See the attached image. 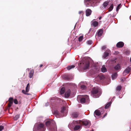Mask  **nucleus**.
I'll list each match as a JSON object with an SVG mask.
<instances>
[{
  "instance_id": "f257e3e1",
  "label": "nucleus",
  "mask_w": 131,
  "mask_h": 131,
  "mask_svg": "<svg viewBox=\"0 0 131 131\" xmlns=\"http://www.w3.org/2000/svg\"><path fill=\"white\" fill-rule=\"evenodd\" d=\"M92 96L94 98L99 97L102 93V91L98 87H94L91 91Z\"/></svg>"
},
{
  "instance_id": "f03ea898",
  "label": "nucleus",
  "mask_w": 131,
  "mask_h": 131,
  "mask_svg": "<svg viewBox=\"0 0 131 131\" xmlns=\"http://www.w3.org/2000/svg\"><path fill=\"white\" fill-rule=\"evenodd\" d=\"M46 124L49 128L50 131H57V127L54 121L51 120L47 121L46 122Z\"/></svg>"
},
{
  "instance_id": "7ed1b4c3",
  "label": "nucleus",
  "mask_w": 131,
  "mask_h": 131,
  "mask_svg": "<svg viewBox=\"0 0 131 131\" xmlns=\"http://www.w3.org/2000/svg\"><path fill=\"white\" fill-rule=\"evenodd\" d=\"M86 2H87L86 5L87 7L89 6H94L96 5L97 3H99L101 0H85Z\"/></svg>"
},
{
  "instance_id": "20e7f679",
  "label": "nucleus",
  "mask_w": 131,
  "mask_h": 131,
  "mask_svg": "<svg viewBox=\"0 0 131 131\" xmlns=\"http://www.w3.org/2000/svg\"><path fill=\"white\" fill-rule=\"evenodd\" d=\"M74 122L77 124H79L85 126L87 125L90 126L91 125L90 122L89 120L86 119L83 120L76 121H75Z\"/></svg>"
},
{
  "instance_id": "39448f33",
  "label": "nucleus",
  "mask_w": 131,
  "mask_h": 131,
  "mask_svg": "<svg viewBox=\"0 0 131 131\" xmlns=\"http://www.w3.org/2000/svg\"><path fill=\"white\" fill-rule=\"evenodd\" d=\"M46 129V127L43 124L40 123L37 124L36 131H45Z\"/></svg>"
},
{
  "instance_id": "423d86ee",
  "label": "nucleus",
  "mask_w": 131,
  "mask_h": 131,
  "mask_svg": "<svg viewBox=\"0 0 131 131\" xmlns=\"http://www.w3.org/2000/svg\"><path fill=\"white\" fill-rule=\"evenodd\" d=\"M80 114L79 112H73L71 114V117L73 118H76L78 117Z\"/></svg>"
},
{
  "instance_id": "0eeeda50",
  "label": "nucleus",
  "mask_w": 131,
  "mask_h": 131,
  "mask_svg": "<svg viewBox=\"0 0 131 131\" xmlns=\"http://www.w3.org/2000/svg\"><path fill=\"white\" fill-rule=\"evenodd\" d=\"M130 70L131 68L130 67H127L123 72V75H126V73L128 74L130 72Z\"/></svg>"
},
{
  "instance_id": "6e6552de",
  "label": "nucleus",
  "mask_w": 131,
  "mask_h": 131,
  "mask_svg": "<svg viewBox=\"0 0 131 131\" xmlns=\"http://www.w3.org/2000/svg\"><path fill=\"white\" fill-rule=\"evenodd\" d=\"M95 19H93L91 22V26L94 27H97L98 25V22L95 21Z\"/></svg>"
},
{
  "instance_id": "1a4fd4ad",
  "label": "nucleus",
  "mask_w": 131,
  "mask_h": 131,
  "mask_svg": "<svg viewBox=\"0 0 131 131\" xmlns=\"http://www.w3.org/2000/svg\"><path fill=\"white\" fill-rule=\"evenodd\" d=\"M111 51L109 50H106L104 52L103 56V57L104 58H105L107 57L108 55L110 54Z\"/></svg>"
},
{
  "instance_id": "9d476101",
  "label": "nucleus",
  "mask_w": 131,
  "mask_h": 131,
  "mask_svg": "<svg viewBox=\"0 0 131 131\" xmlns=\"http://www.w3.org/2000/svg\"><path fill=\"white\" fill-rule=\"evenodd\" d=\"M83 64L84 66V69H88L89 67L90 63L89 62L86 61L83 63Z\"/></svg>"
},
{
  "instance_id": "9b49d317",
  "label": "nucleus",
  "mask_w": 131,
  "mask_h": 131,
  "mask_svg": "<svg viewBox=\"0 0 131 131\" xmlns=\"http://www.w3.org/2000/svg\"><path fill=\"white\" fill-rule=\"evenodd\" d=\"M124 45V43L120 41L118 42L116 46L118 48H121Z\"/></svg>"
},
{
  "instance_id": "f8f14e48",
  "label": "nucleus",
  "mask_w": 131,
  "mask_h": 131,
  "mask_svg": "<svg viewBox=\"0 0 131 131\" xmlns=\"http://www.w3.org/2000/svg\"><path fill=\"white\" fill-rule=\"evenodd\" d=\"M13 97H10L9 98L8 100L9 103L8 104V106L9 107H10L13 103Z\"/></svg>"
},
{
  "instance_id": "ddd939ff",
  "label": "nucleus",
  "mask_w": 131,
  "mask_h": 131,
  "mask_svg": "<svg viewBox=\"0 0 131 131\" xmlns=\"http://www.w3.org/2000/svg\"><path fill=\"white\" fill-rule=\"evenodd\" d=\"M86 15L87 16H90L92 13V10L90 9H87L85 11Z\"/></svg>"
},
{
  "instance_id": "4468645a",
  "label": "nucleus",
  "mask_w": 131,
  "mask_h": 131,
  "mask_svg": "<svg viewBox=\"0 0 131 131\" xmlns=\"http://www.w3.org/2000/svg\"><path fill=\"white\" fill-rule=\"evenodd\" d=\"M70 89H69L66 91L64 97L65 98H68L70 95Z\"/></svg>"
},
{
  "instance_id": "2eb2a0df",
  "label": "nucleus",
  "mask_w": 131,
  "mask_h": 131,
  "mask_svg": "<svg viewBox=\"0 0 131 131\" xmlns=\"http://www.w3.org/2000/svg\"><path fill=\"white\" fill-rule=\"evenodd\" d=\"M85 98H86V99L87 98H89L88 96L87 95H86L84 97L81 98L80 102L81 103H83L85 102L86 99Z\"/></svg>"
},
{
  "instance_id": "dca6fc26",
  "label": "nucleus",
  "mask_w": 131,
  "mask_h": 131,
  "mask_svg": "<svg viewBox=\"0 0 131 131\" xmlns=\"http://www.w3.org/2000/svg\"><path fill=\"white\" fill-rule=\"evenodd\" d=\"M34 73V70L33 69L30 70L29 73V77L30 78H31L33 77Z\"/></svg>"
},
{
  "instance_id": "f3484780",
  "label": "nucleus",
  "mask_w": 131,
  "mask_h": 131,
  "mask_svg": "<svg viewBox=\"0 0 131 131\" xmlns=\"http://www.w3.org/2000/svg\"><path fill=\"white\" fill-rule=\"evenodd\" d=\"M101 114V112L98 110H96L94 112V115L95 114V115L99 116Z\"/></svg>"
},
{
  "instance_id": "a211bd4d",
  "label": "nucleus",
  "mask_w": 131,
  "mask_h": 131,
  "mask_svg": "<svg viewBox=\"0 0 131 131\" xmlns=\"http://www.w3.org/2000/svg\"><path fill=\"white\" fill-rule=\"evenodd\" d=\"M81 127V126L80 125H76L74 126V130H77L80 129Z\"/></svg>"
},
{
  "instance_id": "6ab92c4d",
  "label": "nucleus",
  "mask_w": 131,
  "mask_h": 131,
  "mask_svg": "<svg viewBox=\"0 0 131 131\" xmlns=\"http://www.w3.org/2000/svg\"><path fill=\"white\" fill-rule=\"evenodd\" d=\"M65 79L67 80H70L72 79V76L69 75H68L66 76L65 77Z\"/></svg>"
},
{
  "instance_id": "aec40b11",
  "label": "nucleus",
  "mask_w": 131,
  "mask_h": 131,
  "mask_svg": "<svg viewBox=\"0 0 131 131\" xmlns=\"http://www.w3.org/2000/svg\"><path fill=\"white\" fill-rule=\"evenodd\" d=\"M103 31L102 29H100L99 30L97 34L98 36L99 37L101 36L103 33Z\"/></svg>"
},
{
  "instance_id": "412c9836",
  "label": "nucleus",
  "mask_w": 131,
  "mask_h": 131,
  "mask_svg": "<svg viewBox=\"0 0 131 131\" xmlns=\"http://www.w3.org/2000/svg\"><path fill=\"white\" fill-rule=\"evenodd\" d=\"M30 86L29 85V83H28L26 87V92H28L29 91L30 89Z\"/></svg>"
},
{
  "instance_id": "4be33fe9",
  "label": "nucleus",
  "mask_w": 131,
  "mask_h": 131,
  "mask_svg": "<svg viewBox=\"0 0 131 131\" xmlns=\"http://www.w3.org/2000/svg\"><path fill=\"white\" fill-rule=\"evenodd\" d=\"M111 102H110L108 103L105 106V109H108L109 107L111 106Z\"/></svg>"
},
{
  "instance_id": "5701e85b",
  "label": "nucleus",
  "mask_w": 131,
  "mask_h": 131,
  "mask_svg": "<svg viewBox=\"0 0 131 131\" xmlns=\"http://www.w3.org/2000/svg\"><path fill=\"white\" fill-rule=\"evenodd\" d=\"M108 4L109 2L107 1H106L104 2L103 5V6L104 7V8H105L108 5Z\"/></svg>"
},
{
  "instance_id": "b1692460",
  "label": "nucleus",
  "mask_w": 131,
  "mask_h": 131,
  "mask_svg": "<svg viewBox=\"0 0 131 131\" xmlns=\"http://www.w3.org/2000/svg\"><path fill=\"white\" fill-rule=\"evenodd\" d=\"M114 69L116 70H117L120 69V67L119 64H117L114 67Z\"/></svg>"
},
{
  "instance_id": "393cba45",
  "label": "nucleus",
  "mask_w": 131,
  "mask_h": 131,
  "mask_svg": "<svg viewBox=\"0 0 131 131\" xmlns=\"http://www.w3.org/2000/svg\"><path fill=\"white\" fill-rule=\"evenodd\" d=\"M101 71L103 72H106L107 70L106 68L104 66H102L101 69Z\"/></svg>"
},
{
  "instance_id": "a878e982",
  "label": "nucleus",
  "mask_w": 131,
  "mask_h": 131,
  "mask_svg": "<svg viewBox=\"0 0 131 131\" xmlns=\"http://www.w3.org/2000/svg\"><path fill=\"white\" fill-rule=\"evenodd\" d=\"M117 75V74L116 73H115L112 74V78L113 79H114L115 78Z\"/></svg>"
},
{
  "instance_id": "bb28decb",
  "label": "nucleus",
  "mask_w": 131,
  "mask_h": 131,
  "mask_svg": "<svg viewBox=\"0 0 131 131\" xmlns=\"http://www.w3.org/2000/svg\"><path fill=\"white\" fill-rule=\"evenodd\" d=\"M75 67V66L74 65H72L67 67V68L68 70H69L71 69L74 68Z\"/></svg>"
},
{
  "instance_id": "cd10ccee",
  "label": "nucleus",
  "mask_w": 131,
  "mask_h": 131,
  "mask_svg": "<svg viewBox=\"0 0 131 131\" xmlns=\"http://www.w3.org/2000/svg\"><path fill=\"white\" fill-rule=\"evenodd\" d=\"M122 89V86L120 85H118L116 87V90L117 91H120Z\"/></svg>"
},
{
  "instance_id": "c85d7f7f",
  "label": "nucleus",
  "mask_w": 131,
  "mask_h": 131,
  "mask_svg": "<svg viewBox=\"0 0 131 131\" xmlns=\"http://www.w3.org/2000/svg\"><path fill=\"white\" fill-rule=\"evenodd\" d=\"M113 4H112L108 8L109 11L110 12L113 9Z\"/></svg>"
},
{
  "instance_id": "c756f323",
  "label": "nucleus",
  "mask_w": 131,
  "mask_h": 131,
  "mask_svg": "<svg viewBox=\"0 0 131 131\" xmlns=\"http://www.w3.org/2000/svg\"><path fill=\"white\" fill-rule=\"evenodd\" d=\"M20 115L17 114L16 115L14 118V119L15 120H17L19 118Z\"/></svg>"
},
{
  "instance_id": "7c9ffc66",
  "label": "nucleus",
  "mask_w": 131,
  "mask_h": 131,
  "mask_svg": "<svg viewBox=\"0 0 131 131\" xmlns=\"http://www.w3.org/2000/svg\"><path fill=\"white\" fill-rule=\"evenodd\" d=\"M121 7V4H119L116 7V10L117 12H118V11L119 9Z\"/></svg>"
},
{
  "instance_id": "2f4dec72",
  "label": "nucleus",
  "mask_w": 131,
  "mask_h": 131,
  "mask_svg": "<svg viewBox=\"0 0 131 131\" xmlns=\"http://www.w3.org/2000/svg\"><path fill=\"white\" fill-rule=\"evenodd\" d=\"M100 80L103 79L105 78L104 76L102 75H99L98 77Z\"/></svg>"
},
{
  "instance_id": "473e14b6",
  "label": "nucleus",
  "mask_w": 131,
  "mask_h": 131,
  "mask_svg": "<svg viewBox=\"0 0 131 131\" xmlns=\"http://www.w3.org/2000/svg\"><path fill=\"white\" fill-rule=\"evenodd\" d=\"M57 103L58 104V105H60L62 104V101L60 100H58L57 101Z\"/></svg>"
},
{
  "instance_id": "72a5a7b5",
  "label": "nucleus",
  "mask_w": 131,
  "mask_h": 131,
  "mask_svg": "<svg viewBox=\"0 0 131 131\" xmlns=\"http://www.w3.org/2000/svg\"><path fill=\"white\" fill-rule=\"evenodd\" d=\"M65 92V88H62L60 91V92L61 94H63Z\"/></svg>"
},
{
  "instance_id": "f704fd0d",
  "label": "nucleus",
  "mask_w": 131,
  "mask_h": 131,
  "mask_svg": "<svg viewBox=\"0 0 131 131\" xmlns=\"http://www.w3.org/2000/svg\"><path fill=\"white\" fill-rule=\"evenodd\" d=\"M81 88L82 90H85L86 89V86L83 85H81Z\"/></svg>"
},
{
  "instance_id": "c9c22d12",
  "label": "nucleus",
  "mask_w": 131,
  "mask_h": 131,
  "mask_svg": "<svg viewBox=\"0 0 131 131\" xmlns=\"http://www.w3.org/2000/svg\"><path fill=\"white\" fill-rule=\"evenodd\" d=\"M66 110V108L65 107H63L61 108V112L62 113H63Z\"/></svg>"
},
{
  "instance_id": "e433bc0d",
  "label": "nucleus",
  "mask_w": 131,
  "mask_h": 131,
  "mask_svg": "<svg viewBox=\"0 0 131 131\" xmlns=\"http://www.w3.org/2000/svg\"><path fill=\"white\" fill-rule=\"evenodd\" d=\"M83 36H80L78 38V40L79 41L81 42L83 39Z\"/></svg>"
},
{
  "instance_id": "4c0bfd02",
  "label": "nucleus",
  "mask_w": 131,
  "mask_h": 131,
  "mask_svg": "<svg viewBox=\"0 0 131 131\" xmlns=\"http://www.w3.org/2000/svg\"><path fill=\"white\" fill-rule=\"evenodd\" d=\"M87 43L89 45H90L92 43V41L91 40H89L87 42Z\"/></svg>"
},
{
  "instance_id": "58836bf2",
  "label": "nucleus",
  "mask_w": 131,
  "mask_h": 131,
  "mask_svg": "<svg viewBox=\"0 0 131 131\" xmlns=\"http://www.w3.org/2000/svg\"><path fill=\"white\" fill-rule=\"evenodd\" d=\"M22 92L25 94L27 95H29V93H26V91H25L24 90H22Z\"/></svg>"
},
{
  "instance_id": "ea45409f",
  "label": "nucleus",
  "mask_w": 131,
  "mask_h": 131,
  "mask_svg": "<svg viewBox=\"0 0 131 131\" xmlns=\"http://www.w3.org/2000/svg\"><path fill=\"white\" fill-rule=\"evenodd\" d=\"M126 79L125 77L122 78L121 79V80L122 82H123L125 81Z\"/></svg>"
},
{
  "instance_id": "a19ab883",
  "label": "nucleus",
  "mask_w": 131,
  "mask_h": 131,
  "mask_svg": "<svg viewBox=\"0 0 131 131\" xmlns=\"http://www.w3.org/2000/svg\"><path fill=\"white\" fill-rule=\"evenodd\" d=\"M14 103L15 104H17L18 103V102L16 99H15L14 101Z\"/></svg>"
},
{
  "instance_id": "79ce46f5",
  "label": "nucleus",
  "mask_w": 131,
  "mask_h": 131,
  "mask_svg": "<svg viewBox=\"0 0 131 131\" xmlns=\"http://www.w3.org/2000/svg\"><path fill=\"white\" fill-rule=\"evenodd\" d=\"M4 128V127L2 126H0V131H2Z\"/></svg>"
},
{
  "instance_id": "37998d69",
  "label": "nucleus",
  "mask_w": 131,
  "mask_h": 131,
  "mask_svg": "<svg viewBox=\"0 0 131 131\" xmlns=\"http://www.w3.org/2000/svg\"><path fill=\"white\" fill-rule=\"evenodd\" d=\"M79 13L80 14H82V15H83V12L82 11H80L79 12Z\"/></svg>"
},
{
  "instance_id": "c03bdc74",
  "label": "nucleus",
  "mask_w": 131,
  "mask_h": 131,
  "mask_svg": "<svg viewBox=\"0 0 131 131\" xmlns=\"http://www.w3.org/2000/svg\"><path fill=\"white\" fill-rule=\"evenodd\" d=\"M106 48V46H103L102 47V50H104Z\"/></svg>"
},
{
  "instance_id": "a18cd8bd",
  "label": "nucleus",
  "mask_w": 131,
  "mask_h": 131,
  "mask_svg": "<svg viewBox=\"0 0 131 131\" xmlns=\"http://www.w3.org/2000/svg\"><path fill=\"white\" fill-rule=\"evenodd\" d=\"M55 113H56L57 114H58L59 113L57 111H55Z\"/></svg>"
},
{
  "instance_id": "49530a36",
  "label": "nucleus",
  "mask_w": 131,
  "mask_h": 131,
  "mask_svg": "<svg viewBox=\"0 0 131 131\" xmlns=\"http://www.w3.org/2000/svg\"><path fill=\"white\" fill-rule=\"evenodd\" d=\"M43 66V65L42 64H40V67L41 68Z\"/></svg>"
},
{
  "instance_id": "de8ad7c7",
  "label": "nucleus",
  "mask_w": 131,
  "mask_h": 131,
  "mask_svg": "<svg viewBox=\"0 0 131 131\" xmlns=\"http://www.w3.org/2000/svg\"><path fill=\"white\" fill-rule=\"evenodd\" d=\"M107 115V113H106L104 116H103V117H104L105 116Z\"/></svg>"
},
{
  "instance_id": "09e8293b",
  "label": "nucleus",
  "mask_w": 131,
  "mask_h": 131,
  "mask_svg": "<svg viewBox=\"0 0 131 131\" xmlns=\"http://www.w3.org/2000/svg\"><path fill=\"white\" fill-rule=\"evenodd\" d=\"M102 18V17L101 16V17H99V20H100L101 19V18Z\"/></svg>"
},
{
  "instance_id": "8fccbe9b",
  "label": "nucleus",
  "mask_w": 131,
  "mask_h": 131,
  "mask_svg": "<svg viewBox=\"0 0 131 131\" xmlns=\"http://www.w3.org/2000/svg\"><path fill=\"white\" fill-rule=\"evenodd\" d=\"M91 28H90V30H89V32H90L91 31Z\"/></svg>"
},
{
  "instance_id": "3c124183",
  "label": "nucleus",
  "mask_w": 131,
  "mask_h": 131,
  "mask_svg": "<svg viewBox=\"0 0 131 131\" xmlns=\"http://www.w3.org/2000/svg\"><path fill=\"white\" fill-rule=\"evenodd\" d=\"M130 61L131 62V57L130 58Z\"/></svg>"
},
{
  "instance_id": "603ef678",
  "label": "nucleus",
  "mask_w": 131,
  "mask_h": 131,
  "mask_svg": "<svg viewBox=\"0 0 131 131\" xmlns=\"http://www.w3.org/2000/svg\"><path fill=\"white\" fill-rule=\"evenodd\" d=\"M93 131V130H91V131Z\"/></svg>"
}]
</instances>
